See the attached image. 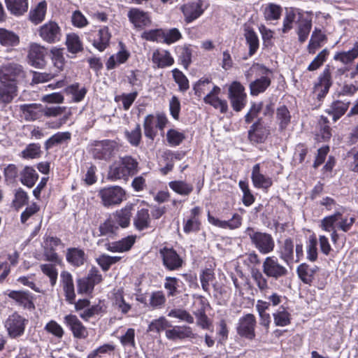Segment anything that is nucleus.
<instances>
[{"mask_svg":"<svg viewBox=\"0 0 358 358\" xmlns=\"http://www.w3.org/2000/svg\"><path fill=\"white\" fill-rule=\"evenodd\" d=\"M138 162L131 155H125L114 162L110 166L108 178L111 181L124 180L127 181L139 171Z\"/></svg>","mask_w":358,"mask_h":358,"instance_id":"1","label":"nucleus"},{"mask_svg":"<svg viewBox=\"0 0 358 358\" xmlns=\"http://www.w3.org/2000/svg\"><path fill=\"white\" fill-rule=\"evenodd\" d=\"M245 233L250 238L251 243L261 254L266 255L273 251L275 242L271 234L256 231L251 227L246 228Z\"/></svg>","mask_w":358,"mask_h":358,"instance_id":"2","label":"nucleus"},{"mask_svg":"<svg viewBox=\"0 0 358 358\" xmlns=\"http://www.w3.org/2000/svg\"><path fill=\"white\" fill-rule=\"evenodd\" d=\"M87 41L98 51L103 52L109 46L112 34L108 26H94L85 33Z\"/></svg>","mask_w":358,"mask_h":358,"instance_id":"3","label":"nucleus"},{"mask_svg":"<svg viewBox=\"0 0 358 358\" xmlns=\"http://www.w3.org/2000/svg\"><path fill=\"white\" fill-rule=\"evenodd\" d=\"M262 268L268 278L275 281H282L289 275L287 268L274 255L266 257L264 259Z\"/></svg>","mask_w":358,"mask_h":358,"instance_id":"4","label":"nucleus"},{"mask_svg":"<svg viewBox=\"0 0 358 358\" xmlns=\"http://www.w3.org/2000/svg\"><path fill=\"white\" fill-rule=\"evenodd\" d=\"M162 266L168 271L180 270L185 264L183 258L173 247L164 246L159 250Z\"/></svg>","mask_w":358,"mask_h":358,"instance_id":"5","label":"nucleus"},{"mask_svg":"<svg viewBox=\"0 0 358 358\" xmlns=\"http://www.w3.org/2000/svg\"><path fill=\"white\" fill-rule=\"evenodd\" d=\"M26 78V72L23 67L15 63L4 64L0 68L1 83L15 84Z\"/></svg>","mask_w":358,"mask_h":358,"instance_id":"6","label":"nucleus"},{"mask_svg":"<svg viewBox=\"0 0 358 358\" xmlns=\"http://www.w3.org/2000/svg\"><path fill=\"white\" fill-rule=\"evenodd\" d=\"M228 98L233 110L241 111L247 103V94L244 86L238 81H233L229 87Z\"/></svg>","mask_w":358,"mask_h":358,"instance_id":"7","label":"nucleus"},{"mask_svg":"<svg viewBox=\"0 0 358 358\" xmlns=\"http://www.w3.org/2000/svg\"><path fill=\"white\" fill-rule=\"evenodd\" d=\"M27 323V319L17 312H14L6 319L4 327L10 338H17L24 334Z\"/></svg>","mask_w":358,"mask_h":358,"instance_id":"8","label":"nucleus"},{"mask_svg":"<svg viewBox=\"0 0 358 358\" xmlns=\"http://www.w3.org/2000/svg\"><path fill=\"white\" fill-rule=\"evenodd\" d=\"M118 149L119 145L116 141L105 139L96 142L92 150V155L95 159L109 161Z\"/></svg>","mask_w":358,"mask_h":358,"instance_id":"9","label":"nucleus"},{"mask_svg":"<svg viewBox=\"0 0 358 358\" xmlns=\"http://www.w3.org/2000/svg\"><path fill=\"white\" fill-rule=\"evenodd\" d=\"M37 33L41 39L47 43H58L62 38V31L55 21L50 20L38 27Z\"/></svg>","mask_w":358,"mask_h":358,"instance_id":"10","label":"nucleus"},{"mask_svg":"<svg viewBox=\"0 0 358 358\" xmlns=\"http://www.w3.org/2000/svg\"><path fill=\"white\" fill-rule=\"evenodd\" d=\"M98 195L103 205L109 207L121 203L125 199L126 192L120 186H112L100 189Z\"/></svg>","mask_w":358,"mask_h":358,"instance_id":"11","label":"nucleus"},{"mask_svg":"<svg viewBox=\"0 0 358 358\" xmlns=\"http://www.w3.org/2000/svg\"><path fill=\"white\" fill-rule=\"evenodd\" d=\"M257 320L255 315L247 313L241 317L236 326L237 334L243 338L252 341L255 338Z\"/></svg>","mask_w":358,"mask_h":358,"instance_id":"12","label":"nucleus"},{"mask_svg":"<svg viewBox=\"0 0 358 358\" xmlns=\"http://www.w3.org/2000/svg\"><path fill=\"white\" fill-rule=\"evenodd\" d=\"M15 304L24 310L35 309L34 296L28 290H7L5 293Z\"/></svg>","mask_w":358,"mask_h":358,"instance_id":"13","label":"nucleus"},{"mask_svg":"<svg viewBox=\"0 0 358 358\" xmlns=\"http://www.w3.org/2000/svg\"><path fill=\"white\" fill-rule=\"evenodd\" d=\"M202 208L200 206H194L190 209L189 215L183 218V231L186 234L197 233L202 228L201 222Z\"/></svg>","mask_w":358,"mask_h":358,"instance_id":"14","label":"nucleus"},{"mask_svg":"<svg viewBox=\"0 0 358 358\" xmlns=\"http://www.w3.org/2000/svg\"><path fill=\"white\" fill-rule=\"evenodd\" d=\"M269 135V127L264 124L262 117L258 118L248 131V140L252 143H263Z\"/></svg>","mask_w":358,"mask_h":358,"instance_id":"15","label":"nucleus"},{"mask_svg":"<svg viewBox=\"0 0 358 358\" xmlns=\"http://www.w3.org/2000/svg\"><path fill=\"white\" fill-rule=\"evenodd\" d=\"M64 323L71 331L74 338L85 340L89 336L87 328L76 315L69 314L64 317Z\"/></svg>","mask_w":358,"mask_h":358,"instance_id":"16","label":"nucleus"},{"mask_svg":"<svg viewBox=\"0 0 358 358\" xmlns=\"http://www.w3.org/2000/svg\"><path fill=\"white\" fill-rule=\"evenodd\" d=\"M206 8L207 6H204L203 0H196L183 4L181 6V11L184 15L185 21L187 23H191L199 18Z\"/></svg>","mask_w":358,"mask_h":358,"instance_id":"17","label":"nucleus"},{"mask_svg":"<svg viewBox=\"0 0 358 358\" xmlns=\"http://www.w3.org/2000/svg\"><path fill=\"white\" fill-rule=\"evenodd\" d=\"M332 85L331 73L329 68H325L318 78V82L313 87V92L316 94L317 99L322 101L328 94Z\"/></svg>","mask_w":358,"mask_h":358,"instance_id":"18","label":"nucleus"},{"mask_svg":"<svg viewBox=\"0 0 358 358\" xmlns=\"http://www.w3.org/2000/svg\"><path fill=\"white\" fill-rule=\"evenodd\" d=\"M221 93V88L217 85H213V88L203 97L205 103L210 105L221 113H226L228 110V103L225 99H221L219 95Z\"/></svg>","mask_w":358,"mask_h":358,"instance_id":"19","label":"nucleus"},{"mask_svg":"<svg viewBox=\"0 0 358 358\" xmlns=\"http://www.w3.org/2000/svg\"><path fill=\"white\" fill-rule=\"evenodd\" d=\"M66 261L72 267L77 268L84 266L87 262V255L83 248L71 247L66 249Z\"/></svg>","mask_w":358,"mask_h":358,"instance_id":"20","label":"nucleus"},{"mask_svg":"<svg viewBox=\"0 0 358 358\" xmlns=\"http://www.w3.org/2000/svg\"><path fill=\"white\" fill-rule=\"evenodd\" d=\"M60 283L66 301L69 304L74 303L76 295L71 273L67 271H62L60 273Z\"/></svg>","mask_w":358,"mask_h":358,"instance_id":"21","label":"nucleus"},{"mask_svg":"<svg viewBox=\"0 0 358 358\" xmlns=\"http://www.w3.org/2000/svg\"><path fill=\"white\" fill-rule=\"evenodd\" d=\"M45 49L36 43L31 45L28 52L29 64L37 69H43L45 66Z\"/></svg>","mask_w":358,"mask_h":358,"instance_id":"22","label":"nucleus"},{"mask_svg":"<svg viewBox=\"0 0 358 358\" xmlns=\"http://www.w3.org/2000/svg\"><path fill=\"white\" fill-rule=\"evenodd\" d=\"M136 235H129L117 241H108L105 244V248L108 251L111 252H125L131 249L136 243Z\"/></svg>","mask_w":358,"mask_h":358,"instance_id":"23","label":"nucleus"},{"mask_svg":"<svg viewBox=\"0 0 358 358\" xmlns=\"http://www.w3.org/2000/svg\"><path fill=\"white\" fill-rule=\"evenodd\" d=\"M127 17L129 22L138 29H143L151 23L148 13L137 8H131Z\"/></svg>","mask_w":358,"mask_h":358,"instance_id":"24","label":"nucleus"},{"mask_svg":"<svg viewBox=\"0 0 358 358\" xmlns=\"http://www.w3.org/2000/svg\"><path fill=\"white\" fill-rule=\"evenodd\" d=\"M251 179L255 187L263 189L266 192L273 185L272 178L261 173L259 164H256L253 166Z\"/></svg>","mask_w":358,"mask_h":358,"instance_id":"25","label":"nucleus"},{"mask_svg":"<svg viewBox=\"0 0 358 358\" xmlns=\"http://www.w3.org/2000/svg\"><path fill=\"white\" fill-rule=\"evenodd\" d=\"M208 221L209 223L219 228L235 229L239 228L242 224V217L238 214L234 213L232 217L229 220H220L218 218L213 216L210 212L207 215Z\"/></svg>","mask_w":358,"mask_h":358,"instance_id":"26","label":"nucleus"},{"mask_svg":"<svg viewBox=\"0 0 358 358\" xmlns=\"http://www.w3.org/2000/svg\"><path fill=\"white\" fill-rule=\"evenodd\" d=\"M296 34L299 41L303 43L308 38L313 23L310 17H304L302 11L298 12Z\"/></svg>","mask_w":358,"mask_h":358,"instance_id":"27","label":"nucleus"},{"mask_svg":"<svg viewBox=\"0 0 358 358\" xmlns=\"http://www.w3.org/2000/svg\"><path fill=\"white\" fill-rule=\"evenodd\" d=\"M152 62L155 68L164 69L174 64V59L166 50L157 49L152 55Z\"/></svg>","mask_w":358,"mask_h":358,"instance_id":"28","label":"nucleus"},{"mask_svg":"<svg viewBox=\"0 0 358 358\" xmlns=\"http://www.w3.org/2000/svg\"><path fill=\"white\" fill-rule=\"evenodd\" d=\"M278 255L287 266H292L294 263V244L292 238H287L280 245Z\"/></svg>","mask_w":358,"mask_h":358,"instance_id":"29","label":"nucleus"},{"mask_svg":"<svg viewBox=\"0 0 358 358\" xmlns=\"http://www.w3.org/2000/svg\"><path fill=\"white\" fill-rule=\"evenodd\" d=\"M119 45L120 46V50L115 55L109 57L106 62L107 70L114 69L117 66L126 63L130 57L131 54L127 50L125 45L120 42Z\"/></svg>","mask_w":358,"mask_h":358,"instance_id":"30","label":"nucleus"},{"mask_svg":"<svg viewBox=\"0 0 358 358\" xmlns=\"http://www.w3.org/2000/svg\"><path fill=\"white\" fill-rule=\"evenodd\" d=\"M350 105V101L344 102L338 99L334 100L324 111L331 116L332 120L336 122L346 113Z\"/></svg>","mask_w":358,"mask_h":358,"instance_id":"31","label":"nucleus"},{"mask_svg":"<svg viewBox=\"0 0 358 358\" xmlns=\"http://www.w3.org/2000/svg\"><path fill=\"white\" fill-rule=\"evenodd\" d=\"M165 333L166 338L172 341L194 338L196 336L192 327L185 325L174 326L172 329L166 330Z\"/></svg>","mask_w":358,"mask_h":358,"instance_id":"32","label":"nucleus"},{"mask_svg":"<svg viewBox=\"0 0 358 358\" xmlns=\"http://www.w3.org/2000/svg\"><path fill=\"white\" fill-rule=\"evenodd\" d=\"M134 206L127 204L122 209L117 210L115 213L110 215L115 222L118 224V228H127L130 224L131 217Z\"/></svg>","mask_w":358,"mask_h":358,"instance_id":"33","label":"nucleus"},{"mask_svg":"<svg viewBox=\"0 0 358 358\" xmlns=\"http://www.w3.org/2000/svg\"><path fill=\"white\" fill-rule=\"evenodd\" d=\"M319 271L317 266L310 267L307 263H301L296 268V273L299 278L304 283L311 285L315 273Z\"/></svg>","mask_w":358,"mask_h":358,"instance_id":"34","label":"nucleus"},{"mask_svg":"<svg viewBox=\"0 0 358 358\" xmlns=\"http://www.w3.org/2000/svg\"><path fill=\"white\" fill-rule=\"evenodd\" d=\"M115 220L109 215L103 222H101L98 228L99 236H106L110 238H115L118 234V224L115 222Z\"/></svg>","mask_w":358,"mask_h":358,"instance_id":"35","label":"nucleus"},{"mask_svg":"<svg viewBox=\"0 0 358 358\" xmlns=\"http://www.w3.org/2000/svg\"><path fill=\"white\" fill-rule=\"evenodd\" d=\"M134 226L138 231H143L150 227L151 218L148 208L138 209L134 217Z\"/></svg>","mask_w":358,"mask_h":358,"instance_id":"36","label":"nucleus"},{"mask_svg":"<svg viewBox=\"0 0 358 358\" xmlns=\"http://www.w3.org/2000/svg\"><path fill=\"white\" fill-rule=\"evenodd\" d=\"M271 84V79L266 76H263L259 78L255 79L249 85L250 95L257 96L264 93L270 87Z\"/></svg>","mask_w":358,"mask_h":358,"instance_id":"37","label":"nucleus"},{"mask_svg":"<svg viewBox=\"0 0 358 358\" xmlns=\"http://www.w3.org/2000/svg\"><path fill=\"white\" fill-rule=\"evenodd\" d=\"M24 120L30 122L36 120L42 116L41 105L37 103L22 104L20 106Z\"/></svg>","mask_w":358,"mask_h":358,"instance_id":"38","label":"nucleus"},{"mask_svg":"<svg viewBox=\"0 0 358 358\" xmlns=\"http://www.w3.org/2000/svg\"><path fill=\"white\" fill-rule=\"evenodd\" d=\"M327 40V36L322 30L317 27H315L307 47L308 53L314 55L316 50L321 48L322 43Z\"/></svg>","mask_w":358,"mask_h":358,"instance_id":"39","label":"nucleus"},{"mask_svg":"<svg viewBox=\"0 0 358 358\" xmlns=\"http://www.w3.org/2000/svg\"><path fill=\"white\" fill-rule=\"evenodd\" d=\"M7 10L13 15L19 17L27 12L28 0H4Z\"/></svg>","mask_w":358,"mask_h":358,"instance_id":"40","label":"nucleus"},{"mask_svg":"<svg viewBox=\"0 0 358 358\" xmlns=\"http://www.w3.org/2000/svg\"><path fill=\"white\" fill-rule=\"evenodd\" d=\"M244 37L246 41V44L249 48L248 55L250 57H252L256 54L259 48L258 36L253 28L246 27L244 29Z\"/></svg>","mask_w":358,"mask_h":358,"instance_id":"41","label":"nucleus"},{"mask_svg":"<svg viewBox=\"0 0 358 358\" xmlns=\"http://www.w3.org/2000/svg\"><path fill=\"white\" fill-rule=\"evenodd\" d=\"M17 95V86L13 84L1 83L0 104H8L12 102Z\"/></svg>","mask_w":358,"mask_h":358,"instance_id":"42","label":"nucleus"},{"mask_svg":"<svg viewBox=\"0 0 358 358\" xmlns=\"http://www.w3.org/2000/svg\"><path fill=\"white\" fill-rule=\"evenodd\" d=\"M1 170L6 185H13L17 182L19 176L18 167L15 164H2Z\"/></svg>","mask_w":358,"mask_h":358,"instance_id":"43","label":"nucleus"},{"mask_svg":"<svg viewBox=\"0 0 358 358\" xmlns=\"http://www.w3.org/2000/svg\"><path fill=\"white\" fill-rule=\"evenodd\" d=\"M274 324L277 327H286L292 322V315L288 308L280 306L273 314Z\"/></svg>","mask_w":358,"mask_h":358,"instance_id":"44","label":"nucleus"},{"mask_svg":"<svg viewBox=\"0 0 358 358\" xmlns=\"http://www.w3.org/2000/svg\"><path fill=\"white\" fill-rule=\"evenodd\" d=\"M21 183L29 188L34 186L38 175L32 166H26L20 173Z\"/></svg>","mask_w":358,"mask_h":358,"instance_id":"45","label":"nucleus"},{"mask_svg":"<svg viewBox=\"0 0 358 358\" xmlns=\"http://www.w3.org/2000/svg\"><path fill=\"white\" fill-rule=\"evenodd\" d=\"M46 12V1L39 2L34 9L30 10L29 14V20L34 24H38L45 20Z\"/></svg>","mask_w":358,"mask_h":358,"instance_id":"46","label":"nucleus"},{"mask_svg":"<svg viewBox=\"0 0 358 358\" xmlns=\"http://www.w3.org/2000/svg\"><path fill=\"white\" fill-rule=\"evenodd\" d=\"M20 43V37L13 31L0 28V44L4 47H14Z\"/></svg>","mask_w":358,"mask_h":358,"instance_id":"47","label":"nucleus"},{"mask_svg":"<svg viewBox=\"0 0 358 358\" xmlns=\"http://www.w3.org/2000/svg\"><path fill=\"white\" fill-rule=\"evenodd\" d=\"M143 127L145 136L151 141H154L157 135L155 116L152 114L146 115L144 118Z\"/></svg>","mask_w":358,"mask_h":358,"instance_id":"48","label":"nucleus"},{"mask_svg":"<svg viewBox=\"0 0 358 358\" xmlns=\"http://www.w3.org/2000/svg\"><path fill=\"white\" fill-rule=\"evenodd\" d=\"M115 346L111 343H105L90 352L87 358H112Z\"/></svg>","mask_w":358,"mask_h":358,"instance_id":"49","label":"nucleus"},{"mask_svg":"<svg viewBox=\"0 0 358 358\" xmlns=\"http://www.w3.org/2000/svg\"><path fill=\"white\" fill-rule=\"evenodd\" d=\"M169 187L176 194L181 196H189L194 189L192 184L185 180H173L169 182Z\"/></svg>","mask_w":358,"mask_h":358,"instance_id":"50","label":"nucleus"},{"mask_svg":"<svg viewBox=\"0 0 358 358\" xmlns=\"http://www.w3.org/2000/svg\"><path fill=\"white\" fill-rule=\"evenodd\" d=\"M65 44L68 51L72 54H77L83 50V42L76 33L66 35Z\"/></svg>","mask_w":358,"mask_h":358,"instance_id":"51","label":"nucleus"},{"mask_svg":"<svg viewBox=\"0 0 358 358\" xmlns=\"http://www.w3.org/2000/svg\"><path fill=\"white\" fill-rule=\"evenodd\" d=\"M199 278L202 289L210 295V285L215 280L214 269L211 268H206L203 269L199 275Z\"/></svg>","mask_w":358,"mask_h":358,"instance_id":"52","label":"nucleus"},{"mask_svg":"<svg viewBox=\"0 0 358 358\" xmlns=\"http://www.w3.org/2000/svg\"><path fill=\"white\" fill-rule=\"evenodd\" d=\"M71 138V134L69 131L57 132L50 137L44 143V148L46 151L52 149L64 141H69Z\"/></svg>","mask_w":358,"mask_h":358,"instance_id":"53","label":"nucleus"},{"mask_svg":"<svg viewBox=\"0 0 358 358\" xmlns=\"http://www.w3.org/2000/svg\"><path fill=\"white\" fill-rule=\"evenodd\" d=\"M358 57V41H356L353 48L348 51L336 52L334 59L343 64H348L352 62Z\"/></svg>","mask_w":358,"mask_h":358,"instance_id":"54","label":"nucleus"},{"mask_svg":"<svg viewBox=\"0 0 358 358\" xmlns=\"http://www.w3.org/2000/svg\"><path fill=\"white\" fill-rule=\"evenodd\" d=\"M291 115L287 107L282 105L276 110V118L278 121L279 129L285 130L291 122Z\"/></svg>","mask_w":358,"mask_h":358,"instance_id":"55","label":"nucleus"},{"mask_svg":"<svg viewBox=\"0 0 358 358\" xmlns=\"http://www.w3.org/2000/svg\"><path fill=\"white\" fill-rule=\"evenodd\" d=\"M329 124V120L327 117L324 115L320 117L318 120L319 134L317 136L322 141H328L332 136V129Z\"/></svg>","mask_w":358,"mask_h":358,"instance_id":"56","label":"nucleus"},{"mask_svg":"<svg viewBox=\"0 0 358 358\" xmlns=\"http://www.w3.org/2000/svg\"><path fill=\"white\" fill-rule=\"evenodd\" d=\"M282 8L280 5L274 3H268L264 9V17L266 20H278L280 18Z\"/></svg>","mask_w":358,"mask_h":358,"instance_id":"57","label":"nucleus"},{"mask_svg":"<svg viewBox=\"0 0 358 358\" xmlns=\"http://www.w3.org/2000/svg\"><path fill=\"white\" fill-rule=\"evenodd\" d=\"M215 85L210 78L203 77L200 78L194 85V90L197 96H201L207 91H210L213 86Z\"/></svg>","mask_w":358,"mask_h":358,"instance_id":"58","label":"nucleus"},{"mask_svg":"<svg viewBox=\"0 0 358 358\" xmlns=\"http://www.w3.org/2000/svg\"><path fill=\"white\" fill-rule=\"evenodd\" d=\"M251 276L261 292H264L268 289V278L263 273V271H260L257 268L252 269Z\"/></svg>","mask_w":358,"mask_h":358,"instance_id":"59","label":"nucleus"},{"mask_svg":"<svg viewBox=\"0 0 358 358\" xmlns=\"http://www.w3.org/2000/svg\"><path fill=\"white\" fill-rule=\"evenodd\" d=\"M124 136L129 144L134 147H138L141 143L142 132L140 124H136V127L131 130H126Z\"/></svg>","mask_w":358,"mask_h":358,"instance_id":"60","label":"nucleus"},{"mask_svg":"<svg viewBox=\"0 0 358 358\" xmlns=\"http://www.w3.org/2000/svg\"><path fill=\"white\" fill-rule=\"evenodd\" d=\"M299 11L301 10L299 9H296L295 8H289L286 10V13L283 19V24L282 28V33L286 34L292 29L293 22H294L296 16V15H298Z\"/></svg>","mask_w":358,"mask_h":358,"instance_id":"61","label":"nucleus"},{"mask_svg":"<svg viewBox=\"0 0 358 358\" xmlns=\"http://www.w3.org/2000/svg\"><path fill=\"white\" fill-rule=\"evenodd\" d=\"M194 299H195L193 303V314L194 315L206 313L207 309L210 308V303L205 296L202 295H194Z\"/></svg>","mask_w":358,"mask_h":358,"instance_id":"62","label":"nucleus"},{"mask_svg":"<svg viewBox=\"0 0 358 358\" xmlns=\"http://www.w3.org/2000/svg\"><path fill=\"white\" fill-rule=\"evenodd\" d=\"M42 273L49 278L50 283L54 287L57 282L58 271L55 265L52 264H43L40 266Z\"/></svg>","mask_w":358,"mask_h":358,"instance_id":"63","label":"nucleus"},{"mask_svg":"<svg viewBox=\"0 0 358 358\" xmlns=\"http://www.w3.org/2000/svg\"><path fill=\"white\" fill-rule=\"evenodd\" d=\"M185 133L180 132L175 129H170L166 133V140L171 146H178L185 139Z\"/></svg>","mask_w":358,"mask_h":358,"instance_id":"64","label":"nucleus"}]
</instances>
